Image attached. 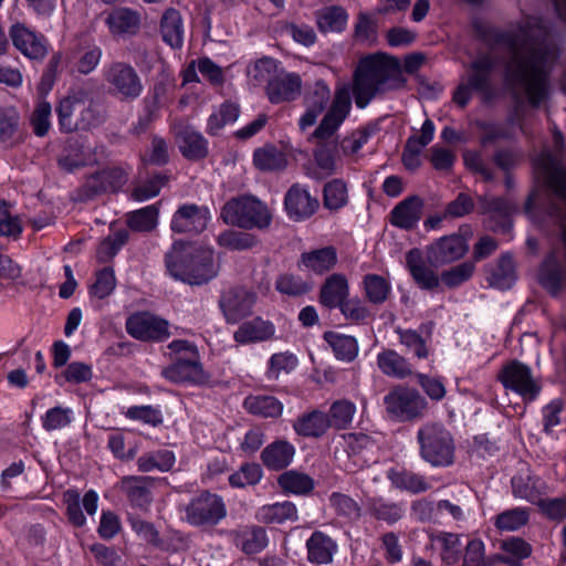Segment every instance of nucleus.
Returning <instances> with one entry per match:
<instances>
[{
  "instance_id": "61",
  "label": "nucleus",
  "mask_w": 566,
  "mask_h": 566,
  "mask_svg": "<svg viewBox=\"0 0 566 566\" xmlns=\"http://www.w3.org/2000/svg\"><path fill=\"white\" fill-rule=\"evenodd\" d=\"M125 416L132 420H138L150 426H158L163 422V415L158 408L153 406H133L125 411Z\"/></svg>"
},
{
  "instance_id": "51",
  "label": "nucleus",
  "mask_w": 566,
  "mask_h": 566,
  "mask_svg": "<svg viewBox=\"0 0 566 566\" xmlns=\"http://www.w3.org/2000/svg\"><path fill=\"white\" fill-rule=\"evenodd\" d=\"M356 412V406L348 400L335 401L329 409L328 420L331 427L336 429H345L353 421Z\"/></svg>"
},
{
  "instance_id": "14",
  "label": "nucleus",
  "mask_w": 566,
  "mask_h": 566,
  "mask_svg": "<svg viewBox=\"0 0 566 566\" xmlns=\"http://www.w3.org/2000/svg\"><path fill=\"white\" fill-rule=\"evenodd\" d=\"M10 36L13 45L30 60H43L49 46L45 38L35 33L22 23H15L10 28Z\"/></svg>"
},
{
  "instance_id": "39",
  "label": "nucleus",
  "mask_w": 566,
  "mask_h": 566,
  "mask_svg": "<svg viewBox=\"0 0 566 566\" xmlns=\"http://www.w3.org/2000/svg\"><path fill=\"white\" fill-rule=\"evenodd\" d=\"M388 478L396 488L412 493L424 492L432 486L431 482L424 479L422 475L405 470H390L388 472Z\"/></svg>"
},
{
  "instance_id": "20",
  "label": "nucleus",
  "mask_w": 566,
  "mask_h": 566,
  "mask_svg": "<svg viewBox=\"0 0 566 566\" xmlns=\"http://www.w3.org/2000/svg\"><path fill=\"white\" fill-rule=\"evenodd\" d=\"M284 203L287 216L296 221L310 218L318 208V200L298 185L289 189Z\"/></svg>"
},
{
  "instance_id": "36",
  "label": "nucleus",
  "mask_w": 566,
  "mask_h": 566,
  "mask_svg": "<svg viewBox=\"0 0 566 566\" xmlns=\"http://www.w3.org/2000/svg\"><path fill=\"white\" fill-rule=\"evenodd\" d=\"M277 483L284 492L295 495L308 494L315 486V482L310 475L295 470L282 473Z\"/></svg>"
},
{
  "instance_id": "60",
  "label": "nucleus",
  "mask_w": 566,
  "mask_h": 566,
  "mask_svg": "<svg viewBox=\"0 0 566 566\" xmlns=\"http://www.w3.org/2000/svg\"><path fill=\"white\" fill-rule=\"evenodd\" d=\"M276 70V62L271 57H262L255 61L248 67V76L255 84H262L264 82H270L271 75Z\"/></svg>"
},
{
  "instance_id": "63",
  "label": "nucleus",
  "mask_w": 566,
  "mask_h": 566,
  "mask_svg": "<svg viewBox=\"0 0 566 566\" xmlns=\"http://www.w3.org/2000/svg\"><path fill=\"white\" fill-rule=\"evenodd\" d=\"M339 310L346 319L355 323L364 322L370 316L369 308L358 297L347 298L339 305Z\"/></svg>"
},
{
  "instance_id": "26",
  "label": "nucleus",
  "mask_w": 566,
  "mask_h": 566,
  "mask_svg": "<svg viewBox=\"0 0 566 566\" xmlns=\"http://www.w3.org/2000/svg\"><path fill=\"white\" fill-rule=\"evenodd\" d=\"M423 202L419 197H409L398 203L391 211V224L400 229H412L422 214Z\"/></svg>"
},
{
  "instance_id": "10",
  "label": "nucleus",
  "mask_w": 566,
  "mask_h": 566,
  "mask_svg": "<svg viewBox=\"0 0 566 566\" xmlns=\"http://www.w3.org/2000/svg\"><path fill=\"white\" fill-rule=\"evenodd\" d=\"M126 329L130 336L140 340H164L169 337L168 322L147 312L129 316Z\"/></svg>"
},
{
  "instance_id": "50",
  "label": "nucleus",
  "mask_w": 566,
  "mask_h": 566,
  "mask_svg": "<svg viewBox=\"0 0 566 566\" xmlns=\"http://www.w3.org/2000/svg\"><path fill=\"white\" fill-rule=\"evenodd\" d=\"M501 549L506 554L499 557V560L516 565L520 560L527 558L532 548L528 543L518 537H512L501 544Z\"/></svg>"
},
{
  "instance_id": "32",
  "label": "nucleus",
  "mask_w": 566,
  "mask_h": 566,
  "mask_svg": "<svg viewBox=\"0 0 566 566\" xmlns=\"http://www.w3.org/2000/svg\"><path fill=\"white\" fill-rule=\"evenodd\" d=\"M295 455V448L287 441H274L262 451L261 459L270 470H282L290 465Z\"/></svg>"
},
{
  "instance_id": "41",
  "label": "nucleus",
  "mask_w": 566,
  "mask_h": 566,
  "mask_svg": "<svg viewBox=\"0 0 566 566\" xmlns=\"http://www.w3.org/2000/svg\"><path fill=\"white\" fill-rule=\"evenodd\" d=\"M253 163L260 170L271 171L283 169L287 164V159L282 150L274 146L266 145L254 151Z\"/></svg>"
},
{
  "instance_id": "7",
  "label": "nucleus",
  "mask_w": 566,
  "mask_h": 566,
  "mask_svg": "<svg viewBox=\"0 0 566 566\" xmlns=\"http://www.w3.org/2000/svg\"><path fill=\"white\" fill-rule=\"evenodd\" d=\"M184 518L192 526H214L227 516L223 499L209 491H203L184 507Z\"/></svg>"
},
{
  "instance_id": "11",
  "label": "nucleus",
  "mask_w": 566,
  "mask_h": 566,
  "mask_svg": "<svg viewBox=\"0 0 566 566\" xmlns=\"http://www.w3.org/2000/svg\"><path fill=\"white\" fill-rule=\"evenodd\" d=\"M494 66L493 60L483 56L473 62L467 81H462L453 94V101L464 106L471 98V92H486L489 88L490 71Z\"/></svg>"
},
{
  "instance_id": "13",
  "label": "nucleus",
  "mask_w": 566,
  "mask_h": 566,
  "mask_svg": "<svg viewBox=\"0 0 566 566\" xmlns=\"http://www.w3.org/2000/svg\"><path fill=\"white\" fill-rule=\"evenodd\" d=\"M465 239L459 234L446 235L426 249L427 261L433 265H443L461 259L468 251Z\"/></svg>"
},
{
  "instance_id": "1",
  "label": "nucleus",
  "mask_w": 566,
  "mask_h": 566,
  "mask_svg": "<svg viewBox=\"0 0 566 566\" xmlns=\"http://www.w3.org/2000/svg\"><path fill=\"white\" fill-rule=\"evenodd\" d=\"M499 45L510 55L505 66L507 86L516 94H523L533 106L539 105L547 96V70L555 59L544 21L536 17L526 18L501 34Z\"/></svg>"
},
{
  "instance_id": "15",
  "label": "nucleus",
  "mask_w": 566,
  "mask_h": 566,
  "mask_svg": "<svg viewBox=\"0 0 566 566\" xmlns=\"http://www.w3.org/2000/svg\"><path fill=\"white\" fill-rule=\"evenodd\" d=\"M535 168L557 198L566 202V170L556 156L544 151L536 158Z\"/></svg>"
},
{
  "instance_id": "52",
  "label": "nucleus",
  "mask_w": 566,
  "mask_h": 566,
  "mask_svg": "<svg viewBox=\"0 0 566 566\" xmlns=\"http://www.w3.org/2000/svg\"><path fill=\"white\" fill-rule=\"evenodd\" d=\"M263 476L262 468L256 463H245L229 476V483L233 488H245L258 484Z\"/></svg>"
},
{
  "instance_id": "40",
  "label": "nucleus",
  "mask_w": 566,
  "mask_h": 566,
  "mask_svg": "<svg viewBox=\"0 0 566 566\" xmlns=\"http://www.w3.org/2000/svg\"><path fill=\"white\" fill-rule=\"evenodd\" d=\"M329 427L328 416L322 411H313L305 415L294 423V429L298 434L308 437H318Z\"/></svg>"
},
{
  "instance_id": "2",
  "label": "nucleus",
  "mask_w": 566,
  "mask_h": 566,
  "mask_svg": "<svg viewBox=\"0 0 566 566\" xmlns=\"http://www.w3.org/2000/svg\"><path fill=\"white\" fill-rule=\"evenodd\" d=\"M400 62L387 54L376 53L360 59L354 73L353 88L338 83L334 98L313 137L327 139L342 126L352 109V93L358 108H365L374 98L406 86Z\"/></svg>"
},
{
  "instance_id": "38",
  "label": "nucleus",
  "mask_w": 566,
  "mask_h": 566,
  "mask_svg": "<svg viewBox=\"0 0 566 566\" xmlns=\"http://www.w3.org/2000/svg\"><path fill=\"white\" fill-rule=\"evenodd\" d=\"M244 408L253 415L261 417H279L283 411V405L272 396H249L244 399Z\"/></svg>"
},
{
  "instance_id": "12",
  "label": "nucleus",
  "mask_w": 566,
  "mask_h": 566,
  "mask_svg": "<svg viewBox=\"0 0 566 566\" xmlns=\"http://www.w3.org/2000/svg\"><path fill=\"white\" fill-rule=\"evenodd\" d=\"M111 91L120 98H136L143 91L142 82L135 70L125 63H114L106 72Z\"/></svg>"
},
{
  "instance_id": "6",
  "label": "nucleus",
  "mask_w": 566,
  "mask_h": 566,
  "mask_svg": "<svg viewBox=\"0 0 566 566\" xmlns=\"http://www.w3.org/2000/svg\"><path fill=\"white\" fill-rule=\"evenodd\" d=\"M228 224L240 228H265L271 222L268 208L253 197H241L228 201L221 212Z\"/></svg>"
},
{
  "instance_id": "46",
  "label": "nucleus",
  "mask_w": 566,
  "mask_h": 566,
  "mask_svg": "<svg viewBox=\"0 0 566 566\" xmlns=\"http://www.w3.org/2000/svg\"><path fill=\"white\" fill-rule=\"evenodd\" d=\"M538 280L551 293H556L560 287L563 272L557 258L554 254L547 256L543 262L539 269Z\"/></svg>"
},
{
  "instance_id": "59",
  "label": "nucleus",
  "mask_w": 566,
  "mask_h": 566,
  "mask_svg": "<svg viewBox=\"0 0 566 566\" xmlns=\"http://www.w3.org/2000/svg\"><path fill=\"white\" fill-rule=\"evenodd\" d=\"M116 287V277L113 269L105 268L96 274V280L90 289V294L99 300L107 297Z\"/></svg>"
},
{
  "instance_id": "25",
  "label": "nucleus",
  "mask_w": 566,
  "mask_h": 566,
  "mask_svg": "<svg viewBox=\"0 0 566 566\" xmlns=\"http://www.w3.org/2000/svg\"><path fill=\"white\" fill-rule=\"evenodd\" d=\"M336 263V250L333 247H325L302 253L298 268L302 271L322 275L331 271Z\"/></svg>"
},
{
  "instance_id": "47",
  "label": "nucleus",
  "mask_w": 566,
  "mask_h": 566,
  "mask_svg": "<svg viewBox=\"0 0 566 566\" xmlns=\"http://www.w3.org/2000/svg\"><path fill=\"white\" fill-rule=\"evenodd\" d=\"M348 202L347 185L342 179H333L324 187V206L329 210H338Z\"/></svg>"
},
{
  "instance_id": "56",
  "label": "nucleus",
  "mask_w": 566,
  "mask_h": 566,
  "mask_svg": "<svg viewBox=\"0 0 566 566\" xmlns=\"http://www.w3.org/2000/svg\"><path fill=\"white\" fill-rule=\"evenodd\" d=\"M217 242L229 250H247L255 245V238L247 232L228 230L219 234Z\"/></svg>"
},
{
  "instance_id": "33",
  "label": "nucleus",
  "mask_w": 566,
  "mask_h": 566,
  "mask_svg": "<svg viewBox=\"0 0 566 566\" xmlns=\"http://www.w3.org/2000/svg\"><path fill=\"white\" fill-rule=\"evenodd\" d=\"M255 517L259 522L266 524H282L297 520V509L290 501L275 502L259 507Z\"/></svg>"
},
{
  "instance_id": "22",
  "label": "nucleus",
  "mask_w": 566,
  "mask_h": 566,
  "mask_svg": "<svg viewBox=\"0 0 566 566\" xmlns=\"http://www.w3.org/2000/svg\"><path fill=\"white\" fill-rule=\"evenodd\" d=\"M302 80L296 73H284L272 78L266 86L271 103L279 104L295 99L301 94Z\"/></svg>"
},
{
  "instance_id": "57",
  "label": "nucleus",
  "mask_w": 566,
  "mask_h": 566,
  "mask_svg": "<svg viewBox=\"0 0 566 566\" xmlns=\"http://www.w3.org/2000/svg\"><path fill=\"white\" fill-rule=\"evenodd\" d=\"M52 107L45 99H39L31 115V125L36 136H45L51 128Z\"/></svg>"
},
{
  "instance_id": "62",
  "label": "nucleus",
  "mask_w": 566,
  "mask_h": 566,
  "mask_svg": "<svg viewBox=\"0 0 566 566\" xmlns=\"http://www.w3.org/2000/svg\"><path fill=\"white\" fill-rule=\"evenodd\" d=\"M275 289L286 295H301L311 290V286L301 277L293 274H282L275 282Z\"/></svg>"
},
{
  "instance_id": "17",
  "label": "nucleus",
  "mask_w": 566,
  "mask_h": 566,
  "mask_svg": "<svg viewBox=\"0 0 566 566\" xmlns=\"http://www.w3.org/2000/svg\"><path fill=\"white\" fill-rule=\"evenodd\" d=\"M254 293L244 289H233L224 293L220 307L228 323H237L248 316L255 304Z\"/></svg>"
},
{
  "instance_id": "48",
  "label": "nucleus",
  "mask_w": 566,
  "mask_h": 566,
  "mask_svg": "<svg viewBox=\"0 0 566 566\" xmlns=\"http://www.w3.org/2000/svg\"><path fill=\"white\" fill-rule=\"evenodd\" d=\"M492 286L500 290L510 289L515 282L514 262L510 255H504L499 260L496 268L489 277Z\"/></svg>"
},
{
  "instance_id": "19",
  "label": "nucleus",
  "mask_w": 566,
  "mask_h": 566,
  "mask_svg": "<svg viewBox=\"0 0 566 566\" xmlns=\"http://www.w3.org/2000/svg\"><path fill=\"white\" fill-rule=\"evenodd\" d=\"M163 375L166 379L177 384H203L208 379L198 356L176 357V361L165 368Z\"/></svg>"
},
{
  "instance_id": "30",
  "label": "nucleus",
  "mask_w": 566,
  "mask_h": 566,
  "mask_svg": "<svg viewBox=\"0 0 566 566\" xmlns=\"http://www.w3.org/2000/svg\"><path fill=\"white\" fill-rule=\"evenodd\" d=\"M177 143L181 154L188 159L198 160L208 154L207 139L190 126L177 133Z\"/></svg>"
},
{
  "instance_id": "9",
  "label": "nucleus",
  "mask_w": 566,
  "mask_h": 566,
  "mask_svg": "<svg viewBox=\"0 0 566 566\" xmlns=\"http://www.w3.org/2000/svg\"><path fill=\"white\" fill-rule=\"evenodd\" d=\"M385 406L394 418L410 420L420 416L427 403L416 390L399 387L385 397Z\"/></svg>"
},
{
  "instance_id": "18",
  "label": "nucleus",
  "mask_w": 566,
  "mask_h": 566,
  "mask_svg": "<svg viewBox=\"0 0 566 566\" xmlns=\"http://www.w3.org/2000/svg\"><path fill=\"white\" fill-rule=\"evenodd\" d=\"M329 99L328 85L324 81H317L304 97L305 112L298 119L301 130H306L316 124Z\"/></svg>"
},
{
  "instance_id": "29",
  "label": "nucleus",
  "mask_w": 566,
  "mask_h": 566,
  "mask_svg": "<svg viewBox=\"0 0 566 566\" xmlns=\"http://www.w3.org/2000/svg\"><path fill=\"white\" fill-rule=\"evenodd\" d=\"M307 558L312 564L326 565L332 563L337 552V544L328 535L316 531L306 541Z\"/></svg>"
},
{
  "instance_id": "16",
  "label": "nucleus",
  "mask_w": 566,
  "mask_h": 566,
  "mask_svg": "<svg viewBox=\"0 0 566 566\" xmlns=\"http://www.w3.org/2000/svg\"><path fill=\"white\" fill-rule=\"evenodd\" d=\"M211 214L208 208L196 205H184L171 219V230L178 233H198L203 231Z\"/></svg>"
},
{
  "instance_id": "64",
  "label": "nucleus",
  "mask_w": 566,
  "mask_h": 566,
  "mask_svg": "<svg viewBox=\"0 0 566 566\" xmlns=\"http://www.w3.org/2000/svg\"><path fill=\"white\" fill-rule=\"evenodd\" d=\"M331 506L347 518L354 520L359 516L360 509L355 500L343 493H333L329 497Z\"/></svg>"
},
{
  "instance_id": "42",
  "label": "nucleus",
  "mask_w": 566,
  "mask_h": 566,
  "mask_svg": "<svg viewBox=\"0 0 566 566\" xmlns=\"http://www.w3.org/2000/svg\"><path fill=\"white\" fill-rule=\"evenodd\" d=\"M528 520L527 507H514L495 515L493 523L500 532H515L526 525Z\"/></svg>"
},
{
  "instance_id": "34",
  "label": "nucleus",
  "mask_w": 566,
  "mask_h": 566,
  "mask_svg": "<svg viewBox=\"0 0 566 566\" xmlns=\"http://www.w3.org/2000/svg\"><path fill=\"white\" fill-rule=\"evenodd\" d=\"M324 339L331 346L338 360L353 361L358 355V343L353 336L338 332H326Z\"/></svg>"
},
{
  "instance_id": "21",
  "label": "nucleus",
  "mask_w": 566,
  "mask_h": 566,
  "mask_svg": "<svg viewBox=\"0 0 566 566\" xmlns=\"http://www.w3.org/2000/svg\"><path fill=\"white\" fill-rule=\"evenodd\" d=\"M275 326L272 322L255 317L242 323L233 333V339L238 345L244 346L254 343H262L273 338Z\"/></svg>"
},
{
  "instance_id": "35",
  "label": "nucleus",
  "mask_w": 566,
  "mask_h": 566,
  "mask_svg": "<svg viewBox=\"0 0 566 566\" xmlns=\"http://www.w3.org/2000/svg\"><path fill=\"white\" fill-rule=\"evenodd\" d=\"M176 463L175 453L167 449H160L144 453L137 460L138 470L142 472L160 471L167 472Z\"/></svg>"
},
{
  "instance_id": "31",
  "label": "nucleus",
  "mask_w": 566,
  "mask_h": 566,
  "mask_svg": "<svg viewBox=\"0 0 566 566\" xmlns=\"http://www.w3.org/2000/svg\"><path fill=\"white\" fill-rule=\"evenodd\" d=\"M163 41L172 49L184 45L185 28L181 14L174 8L167 9L160 20Z\"/></svg>"
},
{
  "instance_id": "58",
  "label": "nucleus",
  "mask_w": 566,
  "mask_h": 566,
  "mask_svg": "<svg viewBox=\"0 0 566 566\" xmlns=\"http://www.w3.org/2000/svg\"><path fill=\"white\" fill-rule=\"evenodd\" d=\"M297 364L296 356L289 352L273 354L269 359L268 377L276 379L282 373L289 374L294 370Z\"/></svg>"
},
{
  "instance_id": "4",
  "label": "nucleus",
  "mask_w": 566,
  "mask_h": 566,
  "mask_svg": "<svg viewBox=\"0 0 566 566\" xmlns=\"http://www.w3.org/2000/svg\"><path fill=\"white\" fill-rule=\"evenodd\" d=\"M420 455L434 468L449 467L454 462V442L451 433L439 423L422 426L417 434Z\"/></svg>"
},
{
  "instance_id": "45",
  "label": "nucleus",
  "mask_w": 566,
  "mask_h": 566,
  "mask_svg": "<svg viewBox=\"0 0 566 566\" xmlns=\"http://www.w3.org/2000/svg\"><path fill=\"white\" fill-rule=\"evenodd\" d=\"M363 286L368 301L373 304L384 303L391 292L390 282L377 274H367L363 280Z\"/></svg>"
},
{
  "instance_id": "49",
  "label": "nucleus",
  "mask_w": 566,
  "mask_h": 566,
  "mask_svg": "<svg viewBox=\"0 0 566 566\" xmlns=\"http://www.w3.org/2000/svg\"><path fill=\"white\" fill-rule=\"evenodd\" d=\"M95 161H96V159L94 156L91 155L90 147L70 146L66 149V154L60 158L59 164L63 169H65L67 171H73L74 169H76L81 166L92 165Z\"/></svg>"
},
{
  "instance_id": "43",
  "label": "nucleus",
  "mask_w": 566,
  "mask_h": 566,
  "mask_svg": "<svg viewBox=\"0 0 566 566\" xmlns=\"http://www.w3.org/2000/svg\"><path fill=\"white\" fill-rule=\"evenodd\" d=\"M432 545L440 552L442 560L449 565L457 563L461 554L460 537L452 533H439L432 537Z\"/></svg>"
},
{
  "instance_id": "55",
  "label": "nucleus",
  "mask_w": 566,
  "mask_h": 566,
  "mask_svg": "<svg viewBox=\"0 0 566 566\" xmlns=\"http://www.w3.org/2000/svg\"><path fill=\"white\" fill-rule=\"evenodd\" d=\"M128 233L119 230L105 238L98 245L96 255L99 262H107L114 258L120 248L126 243Z\"/></svg>"
},
{
  "instance_id": "3",
  "label": "nucleus",
  "mask_w": 566,
  "mask_h": 566,
  "mask_svg": "<svg viewBox=\"0 0 566 566\" xmlns=\"http://www.w3.org/2000/svg\"><path fill=\"white\" fill-rule=\"evenodd\" d=\"M166 268L174 279L200 285L218 275L220 264L212 248L176 242L166 255Z\"/></svg>"
},
{
  "instance_id": "37",
  "label": "nucleus",
  "mask_w": 566,
  "mask_h": 566,
  "mask_svg": "<svg viewBox=\"0 0 566 566\" xmlns=\"http://www.w3.org/2000/svg\"><path fill=\"white\" fill-rule=\"evenodd\" d=\"M380 370L390 377L403 378L411 373L407 360L394 350H384L377 356Z\"/></svg>"
},
{
  "instance_id": "44",
  "label": "nucleus",
  "mask_w": 566,
  "mask_h": 566,
  "mask_svg": "<svg viewBox=\"0 0 566 566\" xmlns=\"http://www.w3.org/2000/svg\"><path fill=\"white\" fill-rule=\"evenodd\" d=\"M348 15L340 7L325 8L317 13V25L323 32H340L347 24Z\"/></svg>"
},
{
  "instance_id": "53",
  "label": "nucleus",
  "mask_w": 566,
  "mask_h": 566,
  "mask_svg": "<svg viewBox=\"0 0 566 566\" xmlns=\"http://www.w3.org/2000/svg\"><path fill=\"white\" fill-rule=\"evenodd\" d=\"M128 226L136 231H150L158 222V209L155 205L147 206L128 216Z\"/></svg>"
},
{
  "instance_id": "27",
  "label": "nucleus",
  "mask_w": 566,
  "mask_h": 566,
  "mask_svg": "<svg viewBox=\"0 0 566 566\" xmlns=\"http://www.w3.org/2000/svg\"><path fill=\"white\" fill-rule=\"evenodd\" d=\"M349 285L346 276L340 273L329 275L319 292V302L329 308L339 307L347 300Z\"/></svg>"
},
{
  "instance_id": "28",
  "label": "nucleus",
  "mask_w": 566,
  "mask_h": 566,
  "mask_svg": "<svg viewBox=\"0 0 566 566\" xmlns=\"http://www.w3.org/2000/svg\"><path fill=\"white\" fill-rule=\"evenodd\" d=\"M233 544L248 555L258 554L268 545L266 532L259 526H243L231 533Z\"/></svg>"
},
{
  "instance_id": "24",
  "label": "nucleus",
  "mask_w": 566,
  "mask_h": 566,
  "mask_svg": "<svg viewBox=\"0 0 566 566\" xmlns=\"http://www.w3.org/2000/svg\"><path fill=\"white\" fill-rule=\"evenodd\" d=\"M406 263L412 279L421 289L433 290L438 287L440 277L427 264L420 250L413 249L409 251L406 255Z\"/></svg>"
},
{
  "instance_id": "8",
  "label": "nucleus",
  "mask_w": 566,
  "mask_h": 566,
  "mask_svg": "<svg viewBox=\"0 0 566 566\" xmlns=\"http://www.w3.org/2000/svg\"><path fill=\"white\" fill-rule=\"evenodd\" d=\"M497 378L506 389L518 394L525 400H534L541 390L530 367L520 361L506 364Z\"/></svg>"
},
{
  "instance_id": "54",
  "label": "nucleus",
  "mask_w": 566,
  "mask_h": 566,
  "mask_svg": "<svg viewBox=\"0 0 566 566\" xmlns=\"http://www.w3.org/2000/svg\"><path fill=\"white\" fill-rule=\"evenodd\" d=\"M74 419V412L69 407H54L42 417V427L46 431L61 430L67 427Z\"/></svg>"
},
{
  "instance_id": "5",
  "label": "nucleus",
  "mask_w": 566,
  "mask_h": 566,
  "mask_svg": "<svg viewBox=\"0 0 566 566\" xmlns=\"http://www.w3.org/2000/svg\"><path fill=\"white\" fill-rule=\"evenodd\" d=\"M56 113L60 129L65 133L88 129L99 123L95 106L82 91L73 92L62 98Z\"/></svg>"
},
{
  "instance_id": "23",
  "label": "nucleus",
  "mask_w": 566,
  "mask_h": 566,
  "mask_svg": "<svg viewBox=\"0 0 566 566\" xmlns=\"http://www.w3.org/2000/svg\"><path fill=\"white\" fill-rule=\"evenodd\" d=\"M105 23L113 36L123 38L137 33L140 25V17L132 9L116 8L107 14Z\"/></svg>"
}]
</instances>
